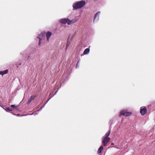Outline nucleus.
<instances>
[{"instance_id":"obj_14","label":"nucleus","mask_w":155,"mask_h":155,"mask_svg":"<svg viewBox=\"0 0 155 155\" xmlns=\"http://www.w3.org/2000/svg\"><path fill=\"white\" fill-rule=\"evenodd\" d=\"M100 12H97L96 13V14L94 16V20H95L96 18V17L98 15H99L100 14Z\"/></svg>"},{"instance_id":"obj_19","label":"nucleus","mask_w":155,"mask_h":155,"mask_svg":"<svg viewBox=\"0 0 155 155\" xmlns=\"http://www.w3.org/2000/svg\"><path fill=\"white\" fill-rule=\"evenodd\" d=\"M114 143H112L111 144V145H114Z\"/></svg>"},{"instance_id":"obj_13","label":"nucleus","mask_w":155,"mask_h":155,"mask_svg":"<svg viewBox=\"0 0 155 155\" xmlns=\"http://www.w3.org/2000/svg\"><path fill=\"white\" fill-rule=\"evenodd\" d=\"M68 39H69L68 38ZM71 42V41H69L68 39V40L67 42L66 45V49H67L68 48V47L70 45V44Z\"/></svg>"},{"instance_id":"obj_20","label":"nucleus","mask_w":155,"mask_h":155,"mask_svg":"<svg viewBox=\"0 0 155 155\" xmlns=\"http://www.w3.org/2000/svg\"><path fill=\"white\" fill-rule=\"evenodd\" d=\"M56 92L54 94V95H55V94H56Z\"/></svg>"},{"instance_id":"obj_1","label":"nucleus","mask_w":155,"mask_h":155,"mask_svg":"<svg viewBox=\"0 0 155 155\" xmlns=\"http://www.w3.org/2000/svg\"><path fill=\"white\" fill-rule=\"evenodd\" d=\"M85 4V2L81 1L78 2L73 5V8L74 9H76L81 8L83 7Z\"/></svg>"},{"instance_id":"obj_2","label":"nucleus","mask_w":155,"mask_h":155,"mask_svg":"<svg viewBox=\"0 0 155 155\" xmlns=\"http://www.w3.org/2000/svg\"><path fill=\"white\" fill-rule=\"evenodd\" d=\"M131 114L132 113L131 112H127V110H122L120 113V115H123L126 117L130 116Z\"/></svg>"},{"instance_id":"obj_17","label":"nucleus","mask_w":155,"mask_h":155,"mask_svg":"<svg viewBox=\"0 0 155 155\" xmlns=\"http://www.w3.org/2000/svg\"><path fill=\"white\" fill-rule=\"evenodd\" d=\"M6 110L8 111H11L12 110H10L9 108H8L6 109Z\"/></svg>"},{"instance_id":"obj_21","label":"nucleus","mask_w":155,"mask_h":155,"mask_svg":"<svg viewBox=\"0 0 155 155\" xmlns=\"http://www.w3.org/2000/svg\"><path fill=\"white\" fill-rule=\"evenodd\" d=\"M51 98H49V100H48V101Z\"/></svg>"},{"instance_id":"obj_12","label":"nucleus","mask_w":155,"mask_h":155,"mask_svg":"<svg viewBox=\"0 0 155 155\" xmlns=\"http://www.w3.org/2000/svg\"><path fill=\"white\" fill-rule=\"evenodd\" d=\"M90 51V49L89 48L86 49L83 52L84 54H88Z\"/></svg>"},{"instance_id":"obj_10","label":"nucleus","mask_w":155,"mask_h":155,"mask_svg":"<svg viewBox=\"0 0 155 155\" xmlns=\"http://www.w3.org/2000/svg\"><path fill=\"white\" fill-rule=\"evenodd\" d=\"M68 25H70L72 23L75 22L77 21V20H70L68 19Z\"/></svg>"},{"instance_id":"obj_18","label":"nucleus","mask_w":155,"mask_h":155,"mask_svg":"<svg viewBox=\"0 0 155 155\" xmlns=\"http://www.w3.org/2000/svg\"><path fill=\"white\" fill-rule=\"evenodd\" d=\"M78 63H79V61H78V62H77V65L76 66V67H77V65H78Z\"/></svg>"},{"instance_id":"obj_11","label":"nucleus","mask_w":155,"mask_h":155,"mask_svg":"<svg viewBox=\"0 0 155 155\" xmlns=\"http://www.w3.org/2000/svg\"><path fill=\"white\" fill-rule=\"evenodd\" d=\"M103 149V147L102 146H101L98 149L97 151V153L98 154L101 153Z\"/></svg>"},{"instance_id":"obj_5","label":"nucleus","mask_w":155,"mask_h":155,"mask_svg":"<svg viewBox=\"0 0 155 155\" xmlns=\"http://www.w3.org/2000/svg\"><path fill=\"white\" fill-rule=\"evenodd\" d=\"M35 97L36 96H31L28 100L27 104L28 105L32 101L34 100Z\"/></svg>"},{"instance_id":"obj_9","label":"nucleus","mask_w":155,"mask_h":155,"mask_svg":"<svg viewBox=\"0 0 155 155\" xmlns=\"http://www.w3.org/2000/svg\"><path fill=\"white\" fill-rule=\"evenodd\" d=\"M8 72V70L6 69L4 71H0V75H3L5 74H7Z\"/></svg>"},{"instance_id":"obj_4","label":"nucleus","mask_w":155,"mask_h":155,"mask_svg":"<svg viewBox=\"0 0 155 155\" xmlns=\"http://www.w3.org/2000/svg\"><path fill=\"white\" fill-rule=\"evenodd\" d=\"M110 138L104 137L102 141V143L103 144L104 146H105L107 145V143L110 141Z\"/></svg>"},{"instance_id":"obj_7","label":"nucleus","mask_w":155,"mask_h":155,"mask_svg":"<svg viewBox=\"0 0 155 155\" xmlns=\"http://www.w3.org/2000/svg\"><path fill=\"white\" fill-rule=\"evenodd\" d=\"M52 33L50 31H48L46 34V37L47 38V40L48 41H49V38L51 36Z\"/></svg>"},{"instance_id":"obj_16","label":"nucleus","mask_w":155,"mask_h":155,"mask_svg":"<svg viewBox=\"0 0 155 155\" xmlns=\"http://www.w3.org/2000/svg\"><path fill=\"white\" fill-rule=\"evenodd\" d=\"M11 107L12 108H16L17 107H16L14 105H12L11 106Z\"/></svg>"},{"instance_id":"obj_6","label":"nucleus","mask_w":155,"mask_h":155,"mask_svg":"<svg viewBox=\"0 0 155 155\" xmlns=\"http://www.w3.org/2000/svg\"><path fill=\"white\" fill-rule=\"evenodd\" d=\"M60 22L63 24H65L67 23L68 24V19H62L60 20Z\"/></svg>"},{"instance_id":"obj_15","label":"nucleus","mask_w":155,"mask_h":155,"mask_svg":"<svg viewBox=\"0 0 155 155\" xmlns=\"http://www.w3.org/2000/svg\"><path fill=\"white\" fill-rule=\"evenodd\" d=\"M110 131L108 133H107L105 135V137L106 138H109L108 137L110 135Z\"/></svg>"},{"instance_id":"obj_3","label":"nucleus","mask_w":155,"mask_h":155,"mask_svg":"<svg viewBox=\"0 0 155 155\" xmlns=\"http://www.w3.org/2000/svg\"><path fill=\"white\" fill-rule=\"evenodd\" d=\"M147 110L145 107H142L140 108V113L142 116L144 115L147 112Z\"/></svg>"},{"instance_id":"obj_8","label":"nucleus","mask_w":155,"mask_h":155,"mask_svg":"<svg viewBox=\"0 0 155 155\" xmlns=\"http://www.w3.org/2000/svg\"><path fill=\"white\" fill-rule=\"evenodd\" d=\"M45 33H42L41 34H40V35H39L38 36V38L39 39V43H38V45H41V40H42V39H41L40 38V37H41V36H44L45 35Z\"/></svg>"}]
</instances>
